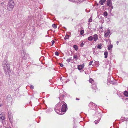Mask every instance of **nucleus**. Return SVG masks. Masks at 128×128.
<instances>
[{
  "label": "nucleus",
  "mask_w": 128,
  "mask_h": 128,
  "mask_svg": "<svg viewBox=\"0 0 128 128\" xmlns=\"http://www.w3.org/2000/svg\"><path fill=\"white\" fill-rule=\"evenodd\" d=\"M2 66L5 74L8 75H9L10 73V64L6 60L4 61L2 63Z\"/></svg>",
  "instance_id": "obj_1"
},
{
  "label": "nucleus",
  "mask_w": 128,
  "mask_h": 128,
  "mask_svg": "<svg viewBox=\"0 0 128 128\" xmlns=\"http://www.w3.org/2000/svg\"><path fill=\"white\" fill-rule=\"evenodd\" d=\"M14 3L13 0H10L8 2L7 6V9L8 11H11L12 10L14 7Z\"/></svg>",
  "instance_id": "obj_2"
},
{
  "label": "nucleus",
  "mask_w": 128,
  "mask_h": 128,
  "mask_svg": "<svg viewBox=\"0 0 128 128\" xmlns=\"http://www.w3.org/2000/svg\"><path fill=\"white\" fill-rule=\"evenodd\" d=\"M61 103L62 104L61 111L62 112H66L68 109L67 104L64 102L63 101Z\"/></svg>",
  "instance_id": "obj_3"
},
{
  "label": "nucleus",
  "mask_w": 128,
  "mask_h": 128,
  "mask_svg": "<svg viewBox=\"0 0 128 128\" xmlns=\"http://www.w3.org/2000/svg\"><path fill=\"white\" fill-rule=\"evenodd\" d=\"M106 2L107 5L109 7H111L112 9L113 8V7L112 6V2L111 0H107Z\"/></svg>",
  "instance_id": "obj_4"
},
{
  "label": "nucleus",
  "mask_w": 128,
  "mask_h": 128,
  "mask_svg": "<svg viewBox=\"0 0 128 128\" xmlns=\"http://www.w3.org/2000/svg\"><path fill=\"white\" fill-rule=\"evenodd\" d=\"M84 67V64L80 65L78 66V70H80L83 68Z\"/></svg>",
  "instance_id": "obj_5"
},
{
  "label": "nucleus",
  "mask_w": 128,
  "mask_h": 128,
  "mask_svg": "<svg viewBox=\"0 0 128 128\" xmlns=\"http://www.w3.org/2000/svg\"><path fill=\"white\" fill-rule=\"evenodd\" d=\"M94 40L96 42V41L98 39V36L97 34H95L93 36V38Z\"/></svg>",
  "instance_id": "obj_6"
},
{
  "label": "nucleus",
  "mask_w": 128,
  "mask_h": 128,
  "mask_svg": "<svg viewBox=\"0 0 128 128\" xmlns=\"http://www.w3.org/2000/svg\"><path fill=\"white\" fill-rule=\"evenodd\" d=\"M55 111L58 114H59L62 115L64 114V113H62V112H60L58 110H56L55 109Z\"/></svg>",
  "instance_id": "obj_7"
},
{
  "label": "nucleus",
  "mask_w": 128,
  "mask_h": 128,
  "mask_svg": "<svg viewBox=\"0 0 128 128\" xmlns=\"http://www.w3.org/2000/svg\"><path fill=\"white\" fill-rule=\"evenodd\" d=\"M106 0H100L99 1V3L101 5H102L105 2Z\"/></svg>",
  "instance_id": "obj_8"
},
{
  "label": "nucleus",
  "mask_w": 128,
  "mask_h": 128,
  "mask_svg": "<svg viewBox=\"0 0 128 128\" xmlns=\"http://www.w3.org/2000/svg\"><path fill=\"white\" fill-rule=\"evenodd\" d=\"M110 33V31L109 30H108L107 32H105V34H104V36L105 37H107L108 36V35Z\"/></svg>",
  "instance_id": "obj_9"
},
{
  "label": "nucleus",
  "mask_w": 128,
  "mask_h": 128,
  "mask_svg": "<svg viewBox=\"0 0 128 128\" xmlns=\"http://www.w3.org/2000/svg\"><path fill=\"white\" fill-rule=\"evenodd\" d=\"M11 97L10 95H8L7 97V100L8 101H9L10 100H11Z\"/></svg>",
  "instance_id": "obj_10"
},
{
  "label": "nucleus",
  "mask_w": 128,
  "mask_h": 128,
  "mask_svg": "<svg viewBox=\"0 0 128 128\" xmlns=\"http://www.w3.org/2000/svg\"><path fill=\"white\" fill-rule=\"evenodd\" d=\"M104 58H106L107 57L108 52H104Z\"/></svg>",
  "instance_id": "obj_11"
},
{
  "label": "nucleus",
  "mask_w": 128,
  "mask_h": 128,
  "mask_svg": "<svg viewBox=\"0 0 128 128\" xmlns=\"http://www.w3.org/2000/svg\"><path fill=\"white\" fill-rule=\"evenodd\" d=\"M124 95L126 96H128V92L127 91H125L124 92Z\"/></svg>",
  "instance_id": "obj_12"
},
{
  "label": "nucleus",
  "mask_w": 128,
  "mask_h": 128,
  "mask_svg": "<svg viewBox=\"0 0 128 128\" xmlns=\"http://www.w3.org/2000/svg\"><path fill=\"white\" fill-rule=\"evenodd\" d=\"M88 40L90 41H91L93 39V38L92 36H90L89 37H88Z\"/></svg>",
  "instance_id": "obj_13"
},
{
  "label": "nucleus",
  "mask_w": 128,
  "mask_h": 128,
  "mask_svg": "<svg viewBox=\"0 0 128 128\" xmlns=\"http://www.w3.org/2000/svg\"><path fill=\"white\" fill-rule=\"evenodd\" d=\"M89 82L92 84L94 83V81L92 79H90L89 80Z\"/></svg>",
  "instance_id": "obj_14"
},
{
  "label": "nucleus",
  "mask_w": 128,
  "mask_h": 128,
  "mask_svg": "<svg viewBox=\"0 0 128 128\" xmlns=\"http://www.w3.org/2000/svg\"><path fill=\"white\" fill-rule=\"evenodd\" d=\"M69 38V36L68 35L66 34V35L65 37L64 38V39L65 40L68 39Z\"/></svg>",
  "instance_id": "obj_15"
},
{
  "label": "nucleus",
  "mask_w": 128,
  "mask_h": 128,
  "mask_svg": "<svg viewBox=\"0 0 128 128\" xmlns=\"http://www.w3.org/2000/svg\"><path fill=\"white\" fill-rule=\"evenodd\" d=\"M113 47L112 45H110L108 48V49L109 50H110L111 48Z\"/></svg>",
  "instance_id": "obj_16"
},
{
  "label": "nucleus",
  "mask_w": 128,
  "mask_h": 128,
  "mask_svg": "<svg viewBox=\"0 0 128 128\" xmlns=\"http://www.w3.org/2000/svg\"><path fill=\"white\" fill-rule=\"evenodd\" d=\"M102 46V45L100 44H98V46H97V48H99L100 49H101L102 48V47L101 46Z\"/></svg>",
  "instance_id": "obj_17"
},
{
  "label": "nucleus",
  "mask_w": 128,
  "mask_h": 128,
  "mask_svg": "<svg viewBox=\"0 0 128 128\" xmlns=\"http://www.w3.org/2000/svg\"><path fill=\"white\" fill-rule=\"evenodd\" d=\"M103 14L105 16H108V14L107 12H104Z\"/></svg>",
  "instance_id": "obj_18"
},
{
  "label": "nucleus",
  "mask_w": 128,
  "mask_h": 128,
  "mask_svg": "<svg viewBox=\"0 0 128 128\" xmlns=\"http://www.w3.org/2000/svg\"><path fill=\"white\" fill-rule=\"evenodd\" d=\"M0 118L2 120H3L4 119V116H2L1 115H0Z\"/></svg>",
  "instance_id": "obj_19"
},
{
  "label": "nucleus",
  "mask_w": 128,
  "mask_h": 128,
  "mask_svg": "<svg viewBox=\"0 0 128 128\" xmlns=\"http://www.w3.org/2000/svg\"><path fill=\"white\" fill-rule=\"evenodd\" d=\"M84 33V30H82L80 31V34L81 35H82Z\"/></svg>",
  "instance_id": "obj_20"
},
{
  "label": "nucleus",
  "mask_w": 128,
  "mask_h": 128,
  "mask_svg": "<svg viewBox=\"0 0 128 128\" xmlns=\"http://www.w3.org/2000/svg\"><path fill=\"white\" fill-rule=\"evenodd\" d=\"M52 26L54 28H56V24H52Z\"/></svg>",
  "instance_id": "obj_21"
},
{
  "label": "nucleus",
  "mask_w": 128,
  "mask_h": 128,
  "mask_svg": "<svg viewBox=\"0 0 128 128\" xmlns=\"http://www.w3.org/2000/svg\"><path fill=\"white\" fill-rule=\"evenodd\" d=\"M99 120H96L94 122L95 124H96L97 123H98L99 122Z\"/></svg>",
  "instance_id": "obj_22"
},
{
  "label": "nucleus",
  "mask_w": 128,
  "mask_h": 128,
  "mask_svg": "<svg viewBox=\"0 0 128 128\" xmlns=\"http://www.w3.org/2000/svg\"><path fill=\"white\" fill-rule=\"evenodd\" d=\"M73 47L76 50L78 49L77 47L76 46L74 45L73 46Z\"/></svg>",
  "instance_id": "obj_23"
},
{
  "label": "nucleus",
  "mask_w": 128,
  "mask_h": 128,
  "mask_svg": "<svg viewBox=\"0 0 128 128\" xmlns=\"http://www.w3.org/2000/svg\"><path fill=\"white\" fill-rule=\"evenodd\" d=\"M78 57L77 55H74V58H76V59H78Z\"/></svg>",
  "instance_id": "obj_24"
},
{
  "label": "nucleus",
  "mask_w": 128,
  "mask_h": 128,
  "mask_svg": "<svg viewBox=\"0 0 128 128\" xmlns=\"http://www.w3.org/2000/svg\"><path fill=\"white\" fill-rule=\"evenodd\" d=\"M55 54L56 55L58 56L59 55V54L58 52H56L55 53Z\"/></svg>",
  "instance_id": "obj_25"
},
{
  "label": "nucleus",
  "mask_w": 128,
  "mask_h": 128,
  "mask_svg": "<svg viewBox=\"0 0 128 128\" xmlns=\"http://www.w3.org/2000/svg\"><path fill=\"white\" fill-rule=\"evenodd\" d=\"M30 88L32 89H34V86H32V85H31L30 86Z\"/></svg>",
  "instance_id": "obj_26"
},
{
  "label": "nucleus",
  "mask_w": 128,
  "mask_h": 128,
  "mask_svg": "<svg viewBox=\"0 0 128 128\" xmlns=\"http://www.w3.org/2000/svg\"><path fill=\"white\" fill-rule=\"evenodd\" d=\"M92 62H93L92 61H91L89 63V65L90 66L92 64Z\"/></svg>",
  "instance_id": "obj_27"
},
{
  "label": "nucleus",
  "mask_w": 128,
  "mask_h": 128,
  "mask_svg": "<svg viewBox=\"0 0 128 128\" xmlns=\"http://www.w3.org/2000/svg\"><path fill=\"white\" fill-rule=\"evenodd\" d=\"M71 60V59L70 58L68 59L66 61L68 62H70Z\"/></svg>",
  "instance_id": "obj_28"
},
{
  "label": "nucleus",
  "mask_w": 128,
  "mask_h": 128,
  "mask_svg": "<svg viewBox=\"0 0 128 128\" xmlns=\"http://www.w3.org/2000/svg\"><path fill=\"white\" fill-rule=\"evenodd\" d=\"M84 45V43L83 42H82L80 44V46L82 47Z\"/></svg>",
  "instance_id": "obj_29"
},
{
  "label": "nucleus",
  "mask_w": 128,
  "mask_h": 128,
  "mask_svg": "<svg viewBox=\"0 0 128 128\" xmlns=\"http://www.w3.org/2000/svg\"><path fill=\"white\" fill-rule=\"evenodd\" d=\"M92 19L91 18H90L89 19V22H92Z\"/></svg>",
  "instance_id": "obj_30"
},
{
  "label": "nucleus",
  "mask_w": 128,
  "mask_h": 128,
  "mask_svg": "<svg viewBox=\"0 0 128 128\" xmlns=\"http://www.w3.org/2000/svg\"><path fill=\"white\" fill-rule=\"evenodd\" d=\"M60 65L61 67H62L64 66L63 64H60Z\"/></svg>",
  "instance_id": "obj_31"
},
{
  "label": "nucleus",
  "mask_w": 128,
  "mask_h": 128,
  "mask_svg": "<svg viewBox=\"0 0 128 128\" xmlns=\"http://www.w3.org/2000/svg\"><path fill=\"white\" fill-rule=\"evenodd\" d=\"M52 44H53L54 43V42L53 40H52Z\"/></svg>",
  "instance_id": "obj_32"
},
{
  "label": "nucleus",
  "mask_w": 128,
  "mask_h": 128,
  "mask_svg": "<svg viewBox=\"0 0 128 128\" xmlns=\"http://www.w3.org/2000/svg\"><path fill=\"white\" fill-rule=\"evenodd\" d=\"M116 43H117V44L118 45V43H119V42L118 41H117V42H116Z\"/></svg>",
  "instance_id": "obj_33"
},
{
  "label": "nucleus",
  "mask_w": 128,
  "mask_h": 128,
  "mask_svg": "<svg viewBox=\"0 0 128 128\" xmlns=\"http://www.w3.org/2000/svg\"><path fill=\"white\" fill-rule=\"evenodd\" d=\"M76 100H79V99L77 98H76Z\"/></svg>",
  "instance_id": "obj_34"
},
{
  "label": "nucleus",
  "mask_w": 128,
  "mask_h": 128,
  "mask_svg": "<svg viewBox=\"0 0 128 128\" xmlns=\"http://www.w3.org/2000/svg\"><path fill=\"white\" fill-rule=\"evenodd\" d=\"M8 128H11L10 127H9Z\"/></svg>",
  "instance_id": "obj_35"
},
{
  "label": "nucleus",
  "mask_w": 128,
  "mask_h": 128,
  "mask_svg": "<svg viewBox=\"0 0 128 128\" xmlns=\"http://www.w3.org/2000/svg\"><path fill=\"white\" fill-rule=\"evenodd\" d=\"M3 3H4L2 2V4H3Z\"/></svg>",
  "instance_id": "obj_36"
},
{
  "label": "nucleus",
  "mask_w": 128,
  "mask_h": 128,
  "mask_svg": "<svg viewBox=\"0 0 128 128\" xmlns=\"http://www.w3.org/2000/svg\"><path fill=\"white\" fill-rule=\"evenodd\" d=\"M92 85H93H93L94 86V84H93H93H92Z\"/></svg>",
  "instance_id": "obj_37"
}]
</instances>
